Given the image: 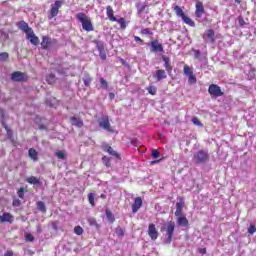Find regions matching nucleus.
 I'll return each instance as SVG.
<instances>
[{
  "mask_svg": "<svg viewBox=\"0 0 256 256\" xmlns=\"http://www.w3.org/2000/svg\"><path fill=\"white\" fill-rule=\"evenodd\" d=\"M192 123H194V125H197V127H203V123H201V121H199V118L197 117L192 118Z\"/></svg>",
  "mask_w": 256,
  "mask_h": 256,
  "instance_id": "42",
  "label": "nucleus"
},
{
  "mask_svg": "<svg viewBox=\"0 0 256 256\" xmlns=\"http://www.w3.org/2000/svg\"><path fill=\"white\" fill-rule=\"evenodd\" d=\"M101 197H102V199H105V195L102 194Z\"/></svg>",
  "mask_w": 256,
  "mask_h": 256,
  "instance_id": "63",
  "label": "nucleus"
},
{
  "mask_svg": "<svg viewBox=\"0 0 256 256\" xmlns=\"http://www.w3.org/2000/svg\"><path fill=\"white\" fill-rule=\"evenodd\" d=\"M89 83H91V79L85 78V79H84V85H85L86 87H89Z\"/></svg>",
  "mask_w": 256,
  "mask_h": 256,
  "instance_id": "55",
  "label": "nucleus"
},
{
  "mask_svg": "<svg viewBox=\"0 0 256 256\" xmlns=\"http://www.w3.org/2000/svg\"><path fill=\"white\" fill-rule=\"evenodd\" d=\"M98 125L101 129H104V131H108V133H115V130L111 128V123L109 122V116H102L99 121Z\"/></svg>",
  "mask_w": 256,
  "mask_h": 256,
  "instance_id": "4",
  "label": "nucleus"
},
{
  "mask_svg": "<svg viewBox=\"0 0 256 256\" xmlns=\"http://www.w3.org/2000/svg\"><path fill=\"white\" fill-rule=\"evenodd\" d=\"M39 129H45V126L41 125L39 126Z\"/></svg>",
  "mask_w": 256,
  "mask_h": 256,
  "instance_id": "61",
  "label": "nucleus"
},
{
  "mask_svg": "<svg viewBox=\"0 0 256 256\" xmlns=\"http://www.w3.org/2000/svg\"><path fill=\"white\" fill-rule=\"evenodd\" d=\"M4 256H13V251H11V250L6 251Z\"/></svg>",
  "mask_w": 256,
  "mask_h": 256,
  "instance_id": "56",
  "label": "nucleus"
},
{
  "mask_svg": "<svg viewBox=\"0 0 256 256\" xmlns=\"http://www.w3.org/2000/svg\"><path fill=\"white\" fill-rule=\"evenodd\" d=\"M7 59H9V53L7 52L0 53V61H7Z\"/></svg>",
  "mask_w": 256,
  "mask_h": 256,
  "instance_id": "39",
  "label": "nucleus"
},
{
  "mask_svg": "<svg viewBox=\"0 0 256 256\" xmlns=\"http://www.w3.org/2000/svg\"><path fill=\"white\" fill-rule=\"evenodd\" d=\"M11 80L16 83H25L29 81V76L27 73H23L21 71H16L11 74Z\"/></svg>",
  "mask_w": 256,
  "mask_h": 256,
  "instance_id": "5",
  "label": "nucleus"
},
{
  "mask_svg": "<svg viewBox=\"0 0 256 256\" xmlns=\"http://www.w3.org/2000/svg\"><path fill=\"white\" fill-rule=\"evenodd\" d=\"M106 15L111 21H117V18L114 16L113 8L111 6L106 7Z\"/></svg>",
  "mask_w": 256,
  "mask_h": 256,
  "instance_id": "21",
  "label": "nucleus"
},
{
  "mask_svg": "<svg viewBox=\"0 0 256 256\" xmlns=\"http://www.w3.org/2000/svg\"><path fill=\"white\" fill-rule=\"evenodd\" d=\"M17 195L20 199H23V197H25V191L23 188H20L17 192Z\"/></svg>",
  "mask_w": 256,
  "mask_h": 256,
  "instance_id": "45",
  "label": "nucleus"
},
{
  "mask_svg": "<svg viewBox=\"0 0 256 256\" xmlns=\"http://www.w3.org/2000/svg\"><path fill=\"white\" fill-rule=\"evenodd\" d=\"M27 183H29L30 185H41V180H39V178L35 177V176H31L28 177L26 179Z\"/></svg>",
  "mask_w": 256,
  "mask_h": 256,
  "instance_id": "24",
  "label": "nucleus"
},
{
  "mask_svg": "<svg viewBox=\"0 0 256 256\" xmlns=\"http://www.w3.org/2000/svg\"><path fill=\"white\" fill-rule=\"evenodd\" d=\"M182 21H184V23H186V25H189L190 27H195V22L187 16H184L182 18Z\"/></svg>",
  "mask_w": 256,
  "mask_h": 256,
  "instance_id": "30",
  "label": "nucleus"
},
{
  "mask_svg": "<svg viewBox=\"0 0 256 256\" xmlns=\"http://www.w3.org/2000/svg\"><path fill=\"white\" fill-rule=\"evenodd\" d=\"M100 85L102 89H109V84L107 83V80L104 78H100Z\"/></svg>",
  "mask_w": 256,
  "mask_h": 256,
  "instance_id": "36",
  "label": "nucleus"
},
{
  "mask_svg": "<svg viewBox=\"0 0 256 256\" xmlns=\"http://www.w3.org/2000/svg\"><path fill=\"white\" fill-rule=\"evenodd\" d=\"M8 135H13V132L11 130H7Z\"/></svg>",
  "mask_w": 256,
  "mask_h": 256,
  "instance_id": "60",
  "label": "nucleus"
},
{
  "mask_svg": "<svg viewBox=\"0 0 256 256\" xmlns=\"http://www.w3.org/2000/svg\"><path fill=\"white\" fill-rule=\"evenodd\" d=\"M88 201H89L90 205H92V207H95V194L94 193H90L88 195Z\"/></svg>",
  "mask_w": 256,
  "mask_h": 256,
  "instance_id": "33",
  "label": "nucleus"
},
{
  "mask_svg": "<svg viewBox=\"0 0 256 256\" xmlns=\"http://www.w3.org/2000/svg\"><path fill=\"white\" fill-rule=\"evenodd\" d=\"M38 233H41V226H37Z\"/></svg>",
  "mask_w": 256,
  "mask_h": 256,
  "instance_id": "59",
  "label": "nucleus"
},
{
  "mask_svg": "<svg viewBox=\"0 0 256 256\" xmlns=\"http://www.w3.org/2000/svg\"><path fill=\"white\" fill-rule=\"evenodd\" d=\"M194 57H195V59H199V57H201V51L195 50L194 51Z\"/></svg>",
  "mask_w": 256,
  "mask_h": 256,
  "instance_id": "53",
  "label": "nucleus"
},
{
  "mask_svg": "<svg viewBox=\"0 0 256 256\" xmlns=\"http://www.w3.org/2000/svg\"><path fill=\"white\" fill-rule=\"evenodd\" d=\"M142 35H151V30L149 28L141 30Z\"/></svg>",
  "mask_w": 256,
  "mask_h": 256,
  "instance_id": "50",
  "label": "nucleus"
},
{
  "mask_svg": "<svg viewBox=\"0 0 256 256\" xmlns=\"http://www.w3.org/2000/svg\"><path fill=\"white\" fill-rule=\"evenodd\" d=\"M238 23L240 25V27H244L245 25V19H243V17H238Z\"/></svg>",
  "mask_w": 256,
  "mask_h": 256,
  "instance_id": "49",
  "label": "nucleus"
},
{
  "mask_svg": "<svg viewBox=\"0 0 256 256\" xmlns=\"http://www.w3.org/2000/svg\"><path fill=\"white\" fill-rule=\"evenodd\" d=\"M106 219H108V221H110V223L115 222V216H113V213L109 210L106 211Z\"/></svg>",
  "mask_w": 256,
  "mask_h": 256,
  "instance_id": "31",
  "label": "nucleus"
},
{
  "mask_svg": "<svg viewBox=\"0 0 256 256\" xmlns=\"http://www.w3.org/2000/svg\"><path fill=\"white\" fill-rule=\"evenodd\" d=\"M76 19L81 23L82 29L84 31H87L88 33L91 31H95V28L93 27V22H91V18L85 13L80 12L76 14Z\"/></svg>",
  "mask_w": 256,
  "mask_h": 256,
  "instance_id": "1",
  "label": "nucleus"
},
{
  "mask_svg": "<svg viewBox=\"0 0 256 256\" xmlns=\"http://www.w3.org/2000/svg\"><path fill=\"white\" fill-rule=\"evenodd\" d=\"M161 231H166V243L173 241V233H175V222H169L166 227H162Z\"/></svg>",
  "mask_w": 256,
  "mask_h": 256,
  "instance_id": "3",
  "label": "nucleus"
},
{
  "mask_svg": "<svg viewBox=\"0 0 256 256\" xmlns=\"http://www.w3.org/2000/svg\"><path fill=\"white\" fill-rule=\"evenodd\" d=\"M102 161L106 167H111V162L109 161V158L107 156H104L102 158Z\"/></svg>",
  "mask_w": 256,
  "mask_h": 256,
  "instance_id": "44",
  "label": "nucleus"
},
{
  "mask_svg": "<svg viewBox=\"0 0 256 256\" xmlns=\"http://www.w3.org/2000/svg\"><path fill=\"white\" fill-rule=\"evenodd\" d=\"M55 156L57 157V159H60L61 161H65V159H67V157L65 156V152L63 150L56 151Z\"/></svg>",
  "mask_w": 256,
  "mask_h": 256,
  "instance_id": "29",
  "label": "nucleus"
},
{
  "mask_svg": "<svg viewBox=\"0 0 256 256\" xmlns=\"http://www.w3.org/2000/svg\"><path fill=\"white\" fill-rule=\"evenodd\" d=\"M19 29H21V31H24V33H26V35H29V33L33 32V29H31L29 27V24L25 21H21L19 23Z\"/></svg>",
  "mask_w": 256,
  "mask_h": 256,
  "instance_id": "19",
  "label": "nucleus"
},
{
  "mask_svg": "<svg viewBox=\"0 0 256 256\" xmlns=\"http://www.w3.org/2000/svg\"><path fill=\"white\" fill-rule=\"evenodd\" d=\"M49 45H51V40L49 39V37L44 36L41 42L42 49H49Z\"/></svg>",
  "mask_w": 256,
  "mask_h": 256,
  "instance_id": "25",
  "label": "nucleus"
},
{
  "mask_svg": "<svg viewBox=\"0 0 256 256\" xmlns=\"http://www.w3.org/2000/svg\"><path fill=\"white\" fill-rule=\"evenodd\" d=\"M177 217V225L179 227H189V220H187V217L180 215Z\"/></svg>",
  "mask_w": 256,
  "mask_h": 256,
  "instance_id": "16",
  "label": "nucleus"
},
{
  "mask_svg": "<svg viewBox=\"0 0 256 256\" xmlns=\"http://www.w3.org/2000/svg\"><path fill=\"white\" fill-rule=\"evenodd\" d=\"M114 22L119 23L121 29H125L127 27V24H125V18H120V19L116 18Z\"/></svg>",
  "mask_w": 256,
  "mask_h": 256,
  "instance_id": "32",
  "label": "nucleus"
},
{
  "mask_svg": "<svg viewBox=\"0 0 256 256\" xmlns=\"http://www.w3.org/2000/svg\"><path fill=\"white\" fill-rule=\"evenodd\" d=\"M28 155L29 157L34 160V161H37L38 157H39V154L37 153V150L33 149V148H30L28 150Z\"/></svg>",
  "mask_w": 256,
  "mask_h": 256,
  "instance_id": "26",
  "label": "nucleus"
},
{
  "mask_svg": "<svg viewBox=\"0 0 256 256\" xmlns=\"http://www.w3.org/2000/svg\"><path fill=\"white\" fill-rule=\"evenodd\" d=\"M208 93L212 97H222L223 91H221V87L217 86V84H211L208 88Z\"/></svg>",
  "mask_w": 256,
  "mask_h": 256,
  "instance_id": "9",
  "label": "nucleus"
},
{
  "mask_svg": "<svg viewBox=\"0 0 256 256\" xmlns=\"http://www.w3.org/2000/svg\"><path fill=\"white\" fill-rule=\"evenodd\" d=\"M183 207H185V200L183 198H179V201L176 203V211L174 213L175 217L183 215Z\"/></svg>",
  "mask_w": 256,
  "mask_h": 256,
  "instance_id": "12",
  "label": "nucleus"
},
{
  "mask_svg": "<svg viewBox=\"0 0 256 256\" xmlns=\"http://www.w3.org/2000/svg\"><path fill=\"white\" fill-rule=\"evenodd\" d=\"M153 77L157 79V81H162V79H167V72L163 69L157 70Z\"/></svg>",
  "mask_w": 256,
  "mask_h": 256,
  "instance_id": "18",
  "label": "nucleus"
},
{
  "mask_svg": "<svg viewBox=\"0 0 256 256\" xmlns=\"http://www.w3.org/2000/svg\"><path fill=\"white\" fill-rule=\"evenodd\" d=\"M151 51L152 53H163V44L159 43L158 40L151 42Z\"/></svg>",
  "mask_w": 256,
  "mask_h": 256,
  "instance_id": "14",
  "label": "nucleus"
},
{
  "mask_svg": "<svg viewBox=\"0 0 256 256\" xmlns=\"http://www.w3.org/2000/svg\"><path fill=\"white\" fill-rule=\"evenodd\" d=\"M174 11H175L177 17H180L181 19H183L185 17V12H183V9L181 7L175 6Z\"/></svg>",
  "mask_w": 256,
  "mask_h": 256,
  "instance_id": "28",
  "label": "nucleus"
},
{
  "mask_svg": "<svg viewBox=\"0 0 256 256\" xmlns=\"http://www.w3.org/2000/svg\"><path fill=\"white\" fill-rule=\"evenodd\" d=\"M204 13H205V7L203 6V2L201 1L196 2L195 16L198 19H201Z\"/></svg>",
  "mask_w": 256,
  "mask_h": 256,
  "instance_id": "13",
  "label": "nucleus"
},
{
  "mask_svg": "<svg viewBox=\"0 0 256 256\" xmlns=\"http://www.w3.org/2000/svg\"><path fill=\"white\" fill-rule=\"evenodd\" d=\"M134 41H136V43H140L141 45H143V39H141L139 36H134Z\"/></svg>",
  "mask_w": 256,
  "mask_h": 256,
  "instance_id": "52",
  "label": "nucleus"
},
{
  "mask_svg": "<svg viewBox=\"0 0 256 256\" xmlns=\"http://www.w3.org/2000/svg\"><path fill=\"white\" fill-rule=\"evenodd\" d=\"M71 124L74 125V127H83V120L80 118H77L75 116L70 118Z\"/></svg>",
  "mask_w": 256,
  "mask_h": 256,
  "instance_id": "22",
  "label": "nucleus"
},
{
  "mask_svg": "<svg viewBox=\"0 0 256 256\" xmlns=\"http://www.w3.org/2000/svg\"><path fill=\"white\" fill-rule=\"evenodd\" d=\"M46 81L49 85H53V83H55V76L53 74H49L46 77Z\"/></svg>",
  "mask_w": 256,
  "mask_h": 256,
  "instance_id": "34",
  "label": "nucleus"
},
{
  "mask_svg": "<svg viewBox=\"0 0 256 256\" xmlns=\"http://www.w3.org/2000/svg\"><path fill=\"white\" fill-rule=\"evenodd\" d=\"M200 253H202V255H205L207 251L205 249H201Z\"/></svg>",
  "mask_w": 256,
  "mask_h": 256,
  "instance_id": "58",
  "label": "nucleus"
},
{
  "mask_svg": "<svg viewBox=\"0 0 256 256\" xmlns=\"http://www.w3.org/2000/svg\"><path fill=\"white\" fill-rule=\"evenodd\" d=\"M157 163H159V160H154V161L151 162V165H155Z\"/></svg>",
  "mask_w": 256,
  "mask_h": 256,
  "instance_id": "57",
  "label": "nucleus"
},
{
  "mask_svg": "<svg viewBox=\"0 0 256 256\" xmlns=\"http://www.w3.org/2000/svg\"><path fill=\"white\" fill-rule=\"evenodd\" d=\"M108 99H110V101H113V99H115V93L110 92V93L108 94Z\"/></svg>",
  "mask_w": 256,
  "mask_h": 256,
  "instance_id": "54",
  "label": "nucleus"
},
{
  "mask_svg": "<svg viewBox=\"0 0 256 256\" xmlns=\"http://www.w3.org/2000/svg\"><path fill=\"white\" fill-rule=\"evenodd\" d=\"M25 239L30 243H33V241H35V237H33V234H29V233L25 234Z\"/></svg>",
  "mask_w": 256,
  "mask_h": 256,
  "instance_id": "43",
  "label": "nucleus"
},
{
  "mask_svg": "<svg viewBox=\"0 0 256 256\" xmlns=\"http://www.w3.org/2000/svg\"><path fill=\"white\" fill-rule=\"evenodd\" d=\"M26 37L32 45H39V37L35 36V32L32 31V32L28 33V35H26Z\"/></svg>",
  "mask_w": 256,
  "mask_h": 256,
  "instance_id": "20",
  "label": "nucleus"
},
{
  "mask_svg": "<svg viewBox=\"0 0 256 256\" xmlns=\"http://www.w3.org/2000/svg\"><path fill=\"white\" fill-rule=\"evenodd\" d=\"M184 75L188 77L190 85H195V83H197V78L193 75V70L188 65L184 66Z\"/></svg>",
  "mask_w": 256,
  "mask_h": 256,
  "instance_id": "8",
  "label": "nucleus"
},
{
  "mask_svg": "<svg viewBox=\"0 0 256 256\" xmlns=\"http://www.w3.org/2000/svg\"><path fill=\"white\" fill-rule=\"evenodd\" d=\"M148 93H150V95H157V87L155 86H150L147 88Z\"/></svg>",
  "mask_w": 256,
  "mask_h": 256,
  "instance_id": "38",
  "label": "nucleus"
},
{
  "mask_svg": "<svg viewBox=\"0 0 256 256\" xmlns=\"http://www.w3.org/2000/svg\"><path fill=\"white\" fill-rule=\"evenodd\" d=\"M13 207H20L21 205V200L19 199H14L12 202Z\"/></svg>",
  "mask_w": 256,
  "mask_h": 256,
  "instance_id": "48",
  "label": "nucleus"
},
{
  "mask_svg": "<svg viewBox=\"0 0 256 256\" xmlns=\"http://www.w3.org/2000/svg\"><path fill=\"white\" fill-rule=\"evenodd\" d=\"M235 3H241V1L240 0H235Z\"/></svg>",
  "mask_w": 256,
  "mask_h": 256,
  "instance_id": "62",
  "label": "nucleus"
},
{
  "mask_svg": "<svg viewBox=\"0 0 256 256\" xmlns=\"http://www.w3.org/2000/svg\"><path fill=\"white\" fill-rule=\"evenodd\" d=\"M14 218L13 215L4 212L2 216H0V223H13Z\"/></svg>",
  "mask_w": 256,
  "mask_h": 256,
  "instance_id": "17",
  "label": "nucleus"
},
{
  "mask_svg": "<svg viewBox=\"0 0 256 256\" xmlns=\"http://www.w3.org/2000/svg\"><path fill=\"white\" fill-rule=\"evenodd\" d=\"M248 233L250 235H254L256 233V227L255 224H250L249 228H248Z\"/></svg>",
  "mask_w": 256,
  "mask_h": 256,
  "instance_id": "40",
  "label": "nucleus"
},
{
  "mask_svg": "<svg viewBox=\"0 0 256 256\" xmlns=\"http://www.w3.org/2000/svg\"><path fill=\"white\" fill-rule=\"evenodd\" d=\"M162 61L164 62V67L167 73H171L173 71V67L171 66V63H169V59L166 56H163Z\"/></svg>",
  "mask_w": 256,
  "mask_h": 256,
  "instance_id": "23",
  "label": "nucleus"
},
{
  "mask_svg": "<svg viewBox=\"0 0 256 256\" xmlns=\"http://www.w3.org/2000/svg\"><path fill=\"white\" fill-rule=\"evenodd\" d=\"M53 227H54V229H57V227L55 225Z\"/></svg>",
  "mask_w": 256,
  "mask_h": 256,
  "instance_id": "64",
  "label": "nucleus"
},
{
  "mask_svg": "<svg viewBox=\"0 0 256 256\" xmlns=\"http://www.w3.org/2000/svg\"><path fill=\"white\" fill-rule=\"evenodd\" d=\"M115 233L118 237H123L125 235V230L121 227H117Z\"/></svg>",
  "mask_w": 256,
  "mask_h": 256,
  "instance_id": "35",
  "label": "nucleus"
},
{
  "mask_svg": "<svg viewBox=\"0 0 256 256\" xmlns=\"http://www.w3.org/2000/svg\"><path fill=\"white\" fill-rule=\"evenodd\" d=\"M89 225L94 226V227H99V225L97 224V220H95V219H90Z\"/></svg>",
  "mask_w": 256,
  "mask_h": 256,
  "instance_id": "51",
  "label": "nucleus"
},
{
  "mask_svg": "<svg viewBox=\"0 0 256 256\" xmlns=\"http://www.w3.org/2000/svg\"><path fill=\"white\" fill-rule=\"evenodd\" d=\"M193 161L196 165H205V163H209V152L205 150L195 152L193 155Z\"/></svg>",
  "mask_w": 256,
  "mask_h": 256,
  "instance_id": "2",
  "label": "nucleus"
},
{
  "mask_svg": "<svg viewBox=\"0 0 256 256\" xmlns=\"http://www.w3.org/2000/svg\"><path fill=\"white\" fill-rule=\"evenodd\" d=\"M75 235H83V228L81 226H76L74 228Z\"/></svg>",
  "mask_w": 256,
  "mask_h": 256,
  "instance_id": "41",
  "label": "nucleus"
},
{
  "mask_svg": "<svg viewBox=\"0 0 256 256\" xmlns=\"http://www.w3.org/2000/svg\"><path fill=\"white\" fill-rule=\"evenodd\" d=\"M141 207H143V199H141V197L135 198L134 203L132 205V213H137V211H139Z\"/></svg>",
  "mask_w": 256,
  "mask_h": 256,
  "instance_id": "15",
  "label": "nucleus"
},
{
  "mask_svg": "<svg viewBox=\"0 0 256 256\" xmlns=\"http://www.w3.org/2000/svg\"><path fill=\"white\" fill-rule=\"evenodd\" d=\"M152 157H153V159H159V157H160V154H159V151H157V150H152Z\"/></svg>",
  "mask_w": 256,
  "mask_h": 256,
  "instance_id": "47",
  "label": "nucleus"
},
{
  "mask_svg": "<svg viewBox=\"0 0 256 256\" xmlns=\"http://www.w3.org/2000/svg\"><path fill=\"white\" fill-rule=\"evenodd\" d=\"M94 43L96 45L97 50L99 51V57L102 59V61H105L107 59V53L105 52V43L100 40H94Z\"/></svg>",
  "mask_w": 256,
  "mask_h": 256,
  "instance_id": "7",
  "label": "nucleus"
},
{
  "mask_svg": "<svg viewBox=\"0 0 256 256\" xmlns=\"http://www.w3.org/2000/svg\"><path fill=\"white\" fill-rule=\"evenodd\" d=\"M37 209L38 211H41V213H47V207L45 206V202L43 201L37 202Z\"/></svg>",
  "mask_w": 256,
  "mask_h": 256,
  "instance_id": "27",
  "label": "nucleus"
},
{
  "mask_svg": "<svg viewBox=\"0 0 256 256\" xmlns=\"http://www.w3.org/2000/svg\"><path fill=\"white\" fill-rule=\"evenodd\" d=\"M61 7H63V2L56 0L54 4L51 5L48 19H54V17H57V15H59V9H61Z\"/></svg>",
  "mask_w": 256,
  "mask_h": 256,
  "instance_id": "6",
  "label": "nucleus"
},
{
  "mask_svg": "<svg viewBox=\"0 0 256 256\" xmlns=\"http://www.w3.org/2000/svg\"><path fill=\"white\" fill-rule=\"evenodd\" d=\"M107 153H109V155H112L113 157H119V154L115 150H113L111 146L107 148Z\"/></svg>",
  "mask_w": 256,
  "mask_h": 256,
  "instance_id": "37",
  "label": "nucleus"
},
{
  "mask_svg": "<svg viewBox=\"0 0 256 256\" xmlns=\"http://www.w3.org/2000/svg\"><path fill=\"white\" fill-rule=\"evenodd\" d=\"M136 7L138 9V13H143V11H145V5L143 4H137Z\"/></svg>",
  "mask_w": 256,
  "mask_h": 256,
  "instance_id": "46",
  "label": "nucleus"
},
{
  "mask_svg": "<svg viewBox=\"0 0 256 256\" xmlns=\"http://www.w3.org/2000/svg\"><path fill=\"white\" fill-rule=\"evenodd\" d=\"M148 236L152 241H157L159 237V231H157V227L153 223L148 226Z\"/></svg>",
  "mask_w": 256,
  "mask_h": 256,
  "instance_id": "10",
  "label": "nucleus"
},
{
  "mask_svg": "<svg viewBox=\"0 0 256 256\" xmlns=\"http://www.w3.org/2000/svg\"><path fill=\"white\" fill-rule=\"evenodd\" d=\"M202 37L206 43H215V31L213 29H208Z\"/></svg>",
  "mask_w": 256,
  "mask_h": 256,
  "instance_id": "11",
  "label": "nucleus"
}]
</instances>
